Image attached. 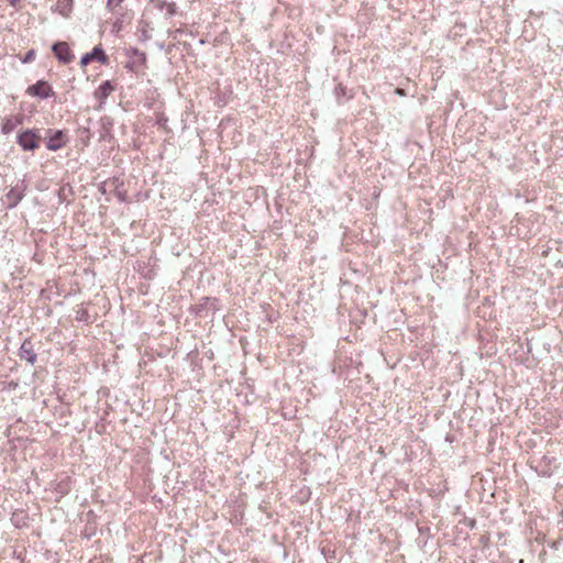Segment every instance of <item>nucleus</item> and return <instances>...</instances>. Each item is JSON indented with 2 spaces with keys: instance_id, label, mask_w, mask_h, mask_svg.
I'll return each instance as SVG.
<instances>
[{
  "instance_id": "1",
  "label": "nucleus",
  "mask_w": 563,
  "mask_h": 563,
  "mask_svg": "<svg viewBox=\"0 0 563 563\" xmlns=\"http://www.w3.org/2000/svg\"><path fill=\"white\" fill-rule=\"evenodd\" d=\"M41 136L33 130H26L18 135V144L24 151H33L40 146Z\"/></svg>"
},
{
  "instance_id": "2",
  "label": "nucleus",
  "mask_w": 563,
  "mask_h": 563,
  "mask_svg": "<svg viewBox=\"0 0 563 563\" xmlns=\"http://www.w3.org/2000/svg\"><path fill=\"white\" fill-rule=\"evenodd\" d=\"M52 49L56 57L65 64H68L74 59V55L70 53L69 46L66 42L55 43L52 46Z\"/></svg>"
},
{
  "instance_id": "3",
  "label": "nucleus",
  "mask_w": 563,
  "mask_h": 563,
  "mask_svg": "<svg viewBox=\"0 0 563 563\" xmlns=\"http://www.w3.org/2000/svg\"><path fill=\"white\" fill-rule=\"evenodd\" d=\"M92 60H98L101 64H106L108 62V57L99 46H96L91 53H87L81 57L80 65L85 67Z\"/></svg>"
},
{
  "instance_id": "4",
  "label": "nucleus",
  "mask_w": 563,
  "mask_h": 563,
  "mask_svg": "<svg viewBox=\"0 0 563 563\" xmlns=\"http://www.w3.org/2000/svg\"><path fill=\"white\" fill-rule=\"evenodd\" d=\"M26 92L30 96H35V97H40V98H47L51 95H53L52 88L49 87V85L46 81H38L35 85L30 86L27 88Z\"/></svg>"
},
{
  "instance_id": "5",
  "label": "nucleus",
  "mask_w": 563,
  "mask_h": 563,
  "mask_svg": "<svg viewBox=\"0 0 563 563\" xmlns=\"http://www.w3.org/2000/svg\"><path fill=\"white\" fill-rule=\"evenodd\" d=\"M65 144V134L63 131L57 130L52 133L47 141V148L49 151H58Z\"/></svg>"
},
{
  "instance_id": "6",
  "label": "nucleus",
  "mask_w": 563,
  "mask_h": 563,
  "mask_svg": "<svg viewBox=\"0 0 563 563\" xmlns=\"http://www.w3.org/2000/svg\"><path fill=\"white\" fill-rule=\"evenodd\" d=\"M20 357L25 360L30 364H33L36 360V354L33 351L31 341L25 340L20 347Z\"/></svg>"
},
{
  "instance_id": "7",
  "label": "nucleus",
  "mask_w": 563,
  "mask_h": 563,
  "mask_svg": "<svg viewBox=\"0 0 563 563\" xmlns=\"http://www.w3.org/2000/svg\"><path fill=\"white\" fill-rule=\"evenodd\" d=\"M22 199V194L21 191L16 190V189H11L4 197L3 199V203L7 205L8 208H13L15 207L19 201Z\"/></svg>"
},
{
  "instance_id": "8",
  "label": "nucleus",
  "mask_w": 563,
  "mask_h": 563,
  "mask_svg": "<svg viewBox=\"0 0 563 563\" xmlns=\"http://www.w3.org/2000/svg\"><path fill=\"white\" fill-rule=\"evenodd\" d=\"M21 123L20 119L5 118L2 122L1 131L3 134L11 133L19 124Z\"/></svg>"
},
{
  "instance_id": "9",
  "label": "nucleus",
  "mask_w": 563,
  "mask_h": 563,
  "mask_svg": "<svg viewBox=\"0 0 563 563\" xmlns=\"http://www.w3.org/2000/svg\"><path fill=\"white\" fill-rule=\"evenodd\" d=\"M73 8V0H58L56 10L63 15L68 16Z\"/></svg>"
},
{
  "instance_id": "10",
  "label": "nucleus",
  "mask_w": 563,
  "mask_h": 563,
  "mask_svg": "<svg viewBox=\"0 0 563 563\" xmlns=\"http://www.w3.org/2000/svg\"><path fill=\"white\" fill-rule=\"evenodd\" d=\"M113 91V86L110 81H104L101 84L96 92L97 97L100 99H106Z\"/></svg>"
},
{
  "instance_id": "11",
  "label": "nucleus",
  "mask_w": 563,
  "mask_h": 563,
  "mask_svg": "<svg viewBox=\"0 0 563 563\" xmlns=\"http://www.w3.org/2000/svg\"><path fill=\"white\" fill-rule=\"evenodd\" d=\"M123 21L121 20H117L113 24H112V27L109 30L110 33H119L121 31H123V25H122Z\"/></svg>"
},
{
  "instance_id": "12",
  "label": "nucleus",
  "mask_w": 563,
  "mask_h": 563,
  "mask_svg": "<svg viewBox=\"0 0 563 563\" xmlns=\"http://www.w3.org/2000/svg\"><path fill=\"white\" fill-rule=\"evenodd\" d=\"M34 59V51H29L25 58H24V62H32Z\"/></svg>"
},
{
  "instance_id": "13",
  "label": "nucleus",
  "mask_w": 563,
  "mask_h": 563,
  "mask_svg": "<svg viewBox=\"0 0 563 563\" xmlns=\"http://www.w3.org/2000/svg\"><path fill=\"white\" fill-rule=\"evenodd\" d=\"M9 2H10L11 5L14 7V5H16L20 2V0H9Z\"/></svg>"
},
{
  "instance_id": "14",
  "label": "nucleus",
  "mask_w": 563,
  "mask_h": 563,
  "mask_svg": "<svg viewBox=\"0 0 563 563\" xmlns=\"http://www.w3.org/2000/svg\"><path fill=\"white\" fill-rule=\"evenodd\" d=\"M396 92H397L398 95H401V96H402V95H405L404 90H402V89H399V88H398V89H396Z\"/></svg>"
},
{
  "instance_id": "15",
  "label": "nucleus",
  "mask_w": 563,
  "mask_h": 563,
  "mask_svg": "<svg viewBox=\"0 0 563 563\" xmlns=\"http://www.w3.org/2000/svg\"><path fill=\"white\" fill-rule=\"evenodd\" d=\"M205 43V40L202 37L199 38V44L202 45Z\"/></svg>"
}]
</instances>
